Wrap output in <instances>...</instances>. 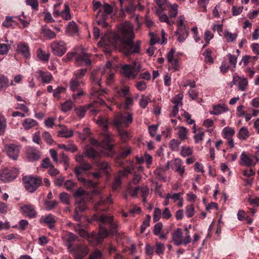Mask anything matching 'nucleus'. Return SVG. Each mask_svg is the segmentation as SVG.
<instances>
[{
	"label": "nucleus",
	"mask_w": 259,
	"mask_h": 259,
	"mask_svg": "<svg viewBox=\"0 0 259 259\" xmlns=\"http://www.w3.org/2000/svg\"><path fill=\"white\" fill-rule=\"evenodd\" d=\"M78 27L74 21L70 22L66 28V31L70 35L76 34L78 32Z\"/></svg>",
	"instance_id": "nucleus-31"
},
{
	"label": "nucleus",
	"mask_w": 259,
	"mask_h": 259,
	"mask_svg": "<svg viewBox=\"0 0 259 259\" xmlns=\"http://www.w3.org/2000/svg\"><path fill=\"white\" fill-rule=\"evenodd\" d=\"M120 36L116 34H111L109 37L112 38L111 44L116 46L118 42L121 43V50L125 55H130L132 53H139L140 48V41H137L136 44H134L133 39L134 34L133 29L131 23L127 22H124L120 28Z\"/></svg>",
	"instance_id": "nucleus-1"
},
{
	"label": "nucleus",
	"mask_w": 259,
	"mask_h": 259,
	"mask_svg": "<svg viewBox=\"0 0 259 259\" xmlns=\"http://www.w3.org/2000/svg\"><path fill=\"white\" fill-rule=\"evenodd\" d=\"M95 162L97 166L103 170H107L110 167L107 161L103 160L101 159H96Z\"/></svg>",
	"instance_id": "nucleus-41"
},
{
	"label": "nucleus",
	"mask_w": 259,
	"mask_h": 259,
	"mask_svg": "<svg viewBox=\"0 0 259 259\" xmlns=\"http://www.w3.org/2000/svg\"><path fill=\"white\" fill-rule=\"evenodd\" d=\"M17 51L25 58H28L30 56L29 47L25 42L19 44L17 46Z\"/></svg>",
	"instance_id": "nucleus-24"
},
{
	"label": "nucleus",
	"mask_w": 259,
	"mask_h": 259,
	"mask_svg": "<svg viewBox=\"0 0 259 259\" xmlns=\"http://www.w3.org/2000/svg\"><path fill=\"white\" fill-rule=\"evenodd\" d=\"M38 74V78H40L42 82L45 83L49 82L52 79V75L49 72H44L38 70L36 72Z\"/></svg>",
	"instance_id": "nucleus-27"
},
{
	"label": "nucleus",
	"mask_w": 259,
	"mask_h": 259,
	"mask_svg": "<svg viewBox=\"0 0 259 259\" xmlns=\"http://www.w3.org/2000/svg\"><path fill=\"white\" fill-rule=\"evenodd\" d=\"M11 48V46L8 44L0 43V55H7Z\"/></svg>",
	"instance_id": "nucleus-48"
},
{
	"label": "nucleus",
	"mask_w": 259,
	"mask_h": 259,
	"mask_svg": "<svg viewBox=\"0 0 259 259\" xmlns=\"http://www.w3.org/2000/svg\"><path fill=\"white\" fill-rule=\"evenodd\" d=\"M64 185L67 191H72L76 185V183L71 180H67Z\"/></svg>",
	"instance_id": "nucleus-59"
},
{
	"label": "nucleus",
	"mask_w": 259,
	"mask_h": 259,
	"mask_svg": "<svg viewBox=\"0 0 259 259\" xmlns=\"http://www.w3.org/2000/svg\"><path fill=\"white\" fill-rule=\"evenodd\" d=\"M22 179L26 190L30 193L34 192L42 183V179L39 177L25 176Z\"/></svg>",
	"instance_id": "nucleus-6"
},
{
	"label": "nucleus",
	"mask_w": 259,
	"mask_h": 259,
	"mask_svg": "<svg viewBox=\"0 0 259 259\" xmlns=\"http://www.w3.org/2000/svg\"><path fill=\"white\" fill-rule=\"evenodd\" d=\"M76 62L80 65H90L91 63L89 54L84 52H81L78 55L76 59Z\"/></svg>",
	"instance_id": "nucleus-19"
},
{
	"label": "nucleus",
	"mask_w": 259,
	"mask_h": 259,
	"mask_svg": "<svg viewBox=\"0 0 259 259\" xmlns=\"http://www.w3.org/2000/svg\"><path fill=\"white\" fill-rule=\"evenodd\" d=\"M58 126L60 128V130L58 131V136L66 138H70L73 136V131L68 129L65 125L59 124Z\"/></svg>",
	"instance_id": "nucleus-17"
},
{
	"label": "nucleus",
	"mask_w": 259,
	"mask_h": 259,
	"mask_svg": "<svg viewBox=\"0 0 259 259\" xmlns=\"http://www.w3.org/2000/svg\"><path fill=\"white\" fill-rule=\"evenodd\" d=\"M61 201L64 204H70V196L66 192H62L59 195Z\"/></svg>",
	"instance_id": "nucleus-49"
},
{
	"label": "nucleus",
	"mask_w": 259,
	"mask_h": 259,
	"mask_svg": "<svg viewBox=\"0 0 259 259\" xmlns=\"http://www.w3.org/2000/svg\"><path fill=\"white\" fill-rule=\"evenodd\" d=\"M86 208L87 205L84 204L83 202H81L78 204H76L74 214V219L75 221L77 222L80 221L82 215L80 214V213L84 211Z\"/></svg>",
	"instance_id": "nucleus-20"
},
{
	"label": "nucleus",
	"mask_w": 259,
	"mask_h": 259,
	"mask_svg": "<svg viewBox=\"0 0 259 259\" xmlns=\"http://www.w3.org/2000/svg\"><path fill=\"white\" fill-rule=\"evenodd\" d=\"M214 37L213 34L209 30L205 31L204 34V39L205 42L209 44L210 40Z\"/></svg>",
	"instance_id": "nucleus-58"
},
{
	"label": "nucleus",
	"mask_w": 259,
	"mask_h": 259,
	"mask_svg": "<svg viewBox=\"0 0 259 259\" xmlns=\"http://www.w3.org/2000/svg\"><path fill=\"white\" fill-rule=\"evenodd\" d=\"M79 166H76L74 168V173L79 181L82 183L87 186L91 188H96L98 186V182L91 180H88L83 178L81 176L83 171L89 170L91 168V164L85 160L80 163Z\"/></svg>",
	"instance_id": "nucleus-4"
},
{
	"label": "nucleus",
	"mask_w": 259,
	"mask_h": 259,
	"mask_svg": "<svg viewBox=\"0 0 259 259\" xmlns=\"http://www.w3.org/2000/svg\"><path fill=\"white\" fill-rule=\"evenodd\" d=\"M237 136L240 139L246 140L249 136V132L247 128L244 126L242 127L239 130Z\"/></svg>",
	"instance_id": "nucleus-32"
},
{
	"label": "nucleus",
	"mask_w": 259,
	"mask_h": 259,
	"mask_svg": "<svg viewBox=\"0 0 259 259\" xmlns=\"http://www.w3.org/2000/svg\"><path fill=\"white\" fill-rule=\"evenodd\" d=\"M40 222L47 224L49 228L51 229L54 228L56 222L55 216L51 214L46 217H41Z\"/></svg>",
	"instance_id": "nucleus-22"
},
{
	"label": "nucleus",
	"mask_w": 259,
	"mask_h": 259,
	"mask_svg": "<svg viewBox=\"0 0 259 259\" xmlns=\"http://www.w3.org/2000/svg\"><path fill=\"white\" fill-rule=\"evenodd\" d=\"M115 98H109V101L116 107L124 111V113H119L116 115L113 121V124L117 128H120L122 125L128 126L133 121V114L130 112L131 107L133 105V98H126L124 102L117 103Z\"/></svg>",
	"instance_id": "nucleus-2"
},
{
	"label": "nucleus",
	"mask_w": 259,
	"mask_h": 259,
	"mask_svg": "<svg viewBox=\"0 0 259 259\" xmlns=\"http://www.w3.org/2000/svg\"><path fill=\"white\" fill-rule=\"evenodd\" d=\"M90 109L91 111L94 112L95 114L97 112V110L95 109L94 104L90 103L83 107H79L76 109V113L78 116L82 118L84 116L86 111Z\"/></svg>",
	"instance_id": "nucleus-15"
},
{
	"label": "nucleus",
	"mask_w": 259,
	"mask_h": 259,
	"mask_svg": "<svg viewBox=\"0 0 259 259\" xmlns=\"http://www.w3.org/2000/svg\"><path fill=\"white\" fill-rule=\"evenodd\" d=\"M6 126V119L3 115L0 114V136L4 135Z\"/></svg>",
	"instance_id": "nucleus-44"
},
{
	"label": "nucleus",
	"mask_w": 259,
	"mask_h": 259,
	"mask_svg": "<svg viewBox=\"0 0 259 259\" xmlns=\"http://www.w3.org/2000/svg\"><path fill=\"white\" fill-rule=\"evenodd\" d=\"M86 193L87 192L81 188L78 189L74 192L73 196L75 197L76 204L83 202L84 204L87 205L86 201L84 198V196Z\"/></svg>",
	"instance_id": "nucleus-18"
},
{
	"label": "nucleus",
	"mask_w": 259,
	"mask_h": 259,
	"mask_svg": "<svg viewBox=\"0 0 259 259\" xmlns=\"http://www.w3.org/2000/svg\"><path fill=\"white\" fill-rule=\"evenodd\" d=\"M50 46L55 55L62 56L66 52V44L63 41H54L51 44Z\"/></svg>",
	"instance_id": "nucleus-11"
},
{
	"label": "nucleus",
	"mask_w": 259,
	"mask_h": 259,
	"mask_svg": "<svg viewBox=\"0 0 259 259\" xmlns=\"http://www.w3.org/2000/svg\"><path fill=\"white\" fill-rule=\"evenodd\" d=\"M112 203L113 201L110 196H108L106 198L102 197L97 204V206H100L101 205H104L108 204H112Z\"/></svg>",
	"instance_id": "nucleus-51"
},
{
	"label": "nucleus",
	"mask_w": 259,
	"mask_h": 259,
	"mask_svg": "<svg viewBox=\"0 0 259 259\" xmlns=\"http://www.w3.org/2000/svg\"><path fill=\"white\" fill-rule=\"evenodd\" d=\"M100 224L99 235L100 237L104 239L108 237L110 233L106 228L102 226V224Z\"/></svg>",
	"instance_id": "nucleus-50"
},
{
	"label": "nucleus",
	"mask_w": 259,
	"mask_h": 259,
	"mask_svg": "<svg viewBox=\"0 0 259 259\" xmlns=\"http://www.w3.org/2000/svg\"><path fill=\"white\" fill-rule=\"evenodd\" d=\"M9 84L8 78L4 75L0 74V91L7 88Z\"/></svg>",
	"instance_id": "nucleus-40"
},
{
	"label": "nucleus",
	"mask_w": 259,
	"mask_h": 259,
	"mask_svg": "<svg viewBox=\"0 0 259 259\" xmlns=\"http://www.w3.org/2000/svg\"><path fill=\"white\" fill-rule=\"evenodd\" d=\"M172 239L175 245L183 244V232L180 228H177L172 234Z\"/></svg>",
	"instance_id": "nucleus-16"
},
{
	"label": "nucleus",
	"mask_w": 259,
	"mask_h": 259,
	"mask_svg": "<svg viewBox=\"0 0 259 259\" xmlns=\"http://www.w3.org/2000/svg\"><path fill=\"white\" fill-rule=\"evenodd\" d=\"M84 83L82 80H77L76 79L72 78L70 80V89L73 93L72 97H77L84 95V92L82 87L83 86Z\"/></svg>",
	"instance_id": "nucleus-10"
},
{
	"label": "nucleus",
	"mask_w": 259,
	"mask_h": 259,
	"mask_svg": "<svg viewBox=\"0 0 259 259\" xmlns=\"http://www.w3.org/2000/svg\"><path fill=\"white\" fill-rule=\"evenodd\" d=\"M41 32L44 35L49 39H53L56 37V33L54 31H53L52 30L48 28L43 27L42 28Z\"/></svg>",
	"instance_id": "nucleus-36"
},
{
	"label": "nucleus",
	"mask_w": 259,
	"mask_h": 259,
	"mask_svg": "<svg viewBox=\"0 0 259 259\" xmlns=\"http://www.w3.org/2000/svg\"><path fill=\"white\" fill-rule=\"evenodd\" d=\"M181 155L183 157H186L191 155L192 154V150L189 147H183L181 150Z\"/></svg>",
	"instance_id": "nucleus-60"
},
{
	"label": "nucleus",
	"mask_w": 259,
	"mask_h": 259,
	"mask_svg": "<svg viewBox=\"0 0 259 259\" xmlns=\"http://www.w3.org/2000/svg\"><path fill=\"white\" fill-rule=\"evenodd\" d=\"M37 56L40 60L46 61H47L50 57V54L49 53H46L41 49H39L38 50Z\"/></svg>",
	"instance_id": "nucleus-54"
},
{
	"label": "nucleus",
	"mask_w": 259,
	"mask_h": 259,
	"mask_svg": "<svg viewBox=\"0 0 259 259\" xmlns=\"http://www.w3.org/2000/svg\"><path fill=\"white\" fill-rule=\"evenodd\" d=\"M177 35H179L178 40L179 42H183L188 37L189 32L186 27L178 28L176 32Z\"/></svg>",
	"instance_id": "nucleus-29"
},
{
	"label": "nucleus",
	"mask_w": 259,
	"mask_h": 259,
	"mask_svg": "<svg viewBox=\"0 0 259 259\" xmlns=\"http://www.w3.org/2000/svg\"><path fill=\"white\" fill-rule=\"evenodd\" d=\"M223 132L224 134L225 138L227 139H230L232 138V137L235 134V131L234 129L227 126L223 129Z\"/></svg>",
	"instance_id": "nucleus-38"
},
{
	"label": "nucleus",
	"mask_w": 259,
	"mask_h": 259,
	"mask_svg": "<svg viewBox=\"0 0 259 259\" xmlns=\"http://www.w3.org/2000/svg\"><path fill=\"white\" fill-rule=\"evenodd\" d=\"M212 51L209 49H206L202 54L203 56H204V61L207 63L210 64L213 63V59L211 57Z\"/></svg>",
	"instance_id": "nucleus-35"
},
{
	"label": "nucleus",
	"mask_w": 259,
	"mask_h": 259,
	"mask_svg": "<svg viewBox=\"0 0 259 259\" xmlns=\"http://www.w3.org/2000/svg\"><path fill=\"white\" fill-rule=\"evenodd\" d=\"M183 98H174L171 102L174 104L172 110L170 114V117H176L179 112V107H181Z\"/></svg>",
	"instance_id": "nucleus-21"
},
{
	"label": "nucleus",
	"mask_w": 259,
	"mask_h": 259,
	"mask_svg": "<svg viewBox=\"0 0 259 259\" xmlns=\"http://www.w3.org/2000/svg\"><path fill=\"white\" fill-rule=\"evenodd\" d=\"M188 130L185 127L181 126L179 128L178 135L181 141H184L187 138Z\"/></svg>",
	"instance_id": "nucleus-39"
},
{
	"label": "nucleus",
	"mask_w": 259,
	"mask_h": 259,
	"mask_svg": "<svg viewBox=\"0 0 259 259\" xmlns=\"http://www.w3.org/2000/svg\"><path fill=\"white\" fill-rule=\"evenodd\" d=\"M161 215L162 212L160 209L158 207L155 208L154 211L153 221L154 222H158Z\"/></svg>",
	"instance_id": "nucleus-61"
},
{
	"label": "nucleus",
	"mask_w": 259,
	"mask_h": 259,
	"mask_svg": "<svg viewBox=\"0 0 259 259\" xmlns=\"http://www.w3.org/2000/svg\"><path fill=\"white\" fill-rule=\"evenodd\" d=\"M156 12L161 22H165L169 26H171L175 23V21L171 20L169 16L159 10H157Z\"/></svg>",
	"instance_id": "nucleus-23"
},
{
	"label": "nucleus",
	"mask_w": 259,
	"mask_h": 259,
	"mask_svg": "<svg viewBox=\"0 0 259 259\" xmlns=\"http://www.w3.org/2000/svg\"><path fill=\"white\" fill-rule=\"evenodd\" d=\"M6 148L8 156L13 160H17L21 150V147L16 144H11L7 145Z\"/></svg>",
	"instance_id": "nucleus-12"
},
{
	"label": "nucleus",
	"mask_w": 259,
	"mask_h": 259,
	"mask_svg": "<svg viewBox=\"0 0 259 259\" xmlns=\"http://www.w3.org/2000/svg\"><path fill=\"white\" fill-rule=\"evenodd\" d=\"M162 228L163 225L162 223L159 222L156 224L154 226L153 229V233L155 236H159L160 238V235L162 233Z\"/></svg>",
	"instance_id": "nucleus-46"
},
{
	"label": "nucleus",
	"mask_w": 259,
	"mask_h": 259,
	"mask_svg": "<svg viewBox=\"0 0 259 259\" xmlns=\"http://www.w3.org/2000/svg\"><path fill=\"white\" fill-rule=\"evenodd\" d=\"M21 210L24 215L29 218H34L36 217V212L32 205H25L21 207Z\"/></svg>",
	"instance_id": "nucleus-14"
},
{
	"label": "nucleus",
	"mask_w": 259,
	"mask_h": 259,
	"mask_svg": "<svg viewBox=\"0 0 259 259\" xmlns=\"http://www.w3.org/2000/svg\"><path fill=\"white\" fill-rule=\"evenodd\" d=\"M73 103L71 100H69L61 105V110L64 112H66L71 110L73 107Z\"/></svg>",
	"instance_id": "nucleus-45"
},
{
	"label": "nucleus",
	"mask_w": 259,
	"mask_h": 259,
	"mask_svg": "<svg viewBox=\"0 0 259 259\" xmlns=\"http://www.w3.org/2000/svg\"><path fill=\"white\" fill-rule=\"evenodd\" d=\"M61 16L64 19L66 20L71 19V16L70 13V9L68 5L65 4V8L61 12Z\"/></svg>",
	"instance_id": "nucleus-43"
},
{
	"label": "nucleus",
	"mask_w": 259,
	"mask_h": 259,
	"mask_svg": "<svg viewBox=\"0 0 259 259\" xmlns=\"http://www.w3.org/2000/svg\"><path fill=\"white\" fill-rule=\"evenodd\" d=\"M92 220L99 222L102 224H108L110 225L109 232L113 235L117 232L118 225L112 216H106L104 214H94L92 216Z\"/></svg>",
	"instance_id": "nucleus-5"
},
{
	"label": "nucleus",
	"mask_w": 259,
	"mask_h": 259,
	"mask_svg": "<svg viewBox=\"0 0 259 259\" xmlns=\"http://www.w3.org/2000/svg\"><path fill=\"white\" fill-rule=\"evenodd\" d=\"M131 153V149L130 148H124L119 154L118 157L120 159H124Z\"/></svg>",
	"instance_id": "nucleus-64"
},
{
	"label": "nucleus",
	"mask_w": 259,
	"mask_h": 259,
	"mask_svg": "<svg viewBox=\"0 0 259 259\" xmlns=\"http://www.w3.org/2000/svg\"><path fill=\"white\" fill-rule=\"evenodd\" d=\"M37 122L34 119L27 118L24 120L23 126L25 129H30V128L35 126Z\"/></svg>",
	"instance_id": "nucleus-42"
},
{
	"label": "nucleus",
	"mask_w": 259,
	"mask_h": 259,
	"mask_svg": "<svg viewBox=\"0 0 259 259\" xmlns=\"http://www.w3.org/2000/svg\"><path fill=\"white\" fill-rule=\"evenodd\" d=\"M102 256V253L99 250H95L89 255V259H100Z\"/></svg>",
	"instance_id": "nucleus-57"
},
{
	"label": "nucleus",
	"mask_w": 259,
	"mask_h": 259,
	"mask_svg": "<svg viewBox=\"0 0 259 259\" xmlns=\"http://www.w3.org/2000/svg\"><path fill=\"white\" fill-rule=\"evenodd\" d=\"M182 160L179 158H176L172 166V169L178 171L181 176L185 172V168L184 167H182Z\"/></svg>",
	"instance_id": "nucleus-30"
},
{
	"label": "nucleus",
	"mask_w": 259,
	"mask_h": 259,
	"mask_svg": "<svg viewBox=\"0 0 259 259\" xmlns=\"http://www.w3.org/2000/svg\"><path fill=\"white\" fill-rule=\"evenodd\" d=\"M18 170L14 168H5L0 171V180L5 183L14 180L17 176Z\"/></svg>",
	"instance_id": "nucleus-9"
},
{
	"label": "nucleus",
	"mask_w": 259,
	"mask_h": 259,
	"mask_svg": "<svg viewBox=\"0 0 259 259\" xmlns=\"http://www.w3.org/2000/svg\"><path fill=\"white\" fill-rule=\"evenodd\" d=\"M240 164L241 165L247 167L253 166L252 159L248 156L244 152H243L240 155Z\"/></svg>",
	"instance_id": "nucleus-25"
},
{
	"label": "nucleus",
	"mask_w": 259,
	"mask_h": 259,
	"mask_svg": "<svg viewBox=\"0 0 259 259\" xmlns=\"http://www.w3.org/2000/svg\"><path fill=\"white\" fill-rule=\"evenodd\" d=\"M58 147L60 149H64L67 151H70L71 152H74L77 149V147L74 145H66L65 144H59Z\"/></svg>",
	"instance_id": "nucleus-47"
},
{
	"label": "nucleus",
	"mask_w": 259,
	"mask_h": 259,
	"mask_svg": "<svg viewBox=\"0 0 259 259\" xmlns=\"http://www.w3.org/2000/svg\"><path fill=\"white\" fill-rule=\"evenodd\" d=\"M67 248L73 254L76 259H82L89 252V248L84 245H76L73 247L72 244L69 243L67 245Z\"/></svg>",
	"instance_id": "nucleus-8"
},
{
	"label": "nucleus",
	"mask_w": 259,
	"mask_h": 259,
	"mask_svg": "<svg viewBox=\"0 0 259 259\" xmlns=\"http://www.w3.org/2000/svg\"><path fill=\"white\" fill-rule=\"evenodd\" d=\"M228 57L229 63L231 64L233 67L232 70H233V69L235 68L236 66L237 57V56L231 55L230 54H228Z\"/></svg>",
	"instance_id": "nucleus-63"
},
{
	"label": "nucleus",
	"mask_w": 259,
	"mask_h": 259,
	"mask_svg": "<svg viewBox=\"0 0 259 259\" xmlns=\"http://www.w3.org/2000/svg\"><path fill=\"white\" fill-rule=\"evenodd\" d=\"M27 158L30 161L38 160L41 156L40 152L34 147H28L26 150Z\"/></svg>",
	"instance_id": "nucleus-13"
},
{
	"label": "nucleus",
	"mask_w": 259,
	"mask_h": 259,
	"mask_svg": "<svg viewBox=\"0 0 259 259\" xmlns=\"http://www.w3.org/2000/svg\"><path fill=\"white\" fill-rule=\"evenodd\" d=\"M87 71L85 69H81L74 73L73 78L81 80V78L84 75Z\"/></svg>",
	"instance_id": "nucleus-56"
},
{
	"label": "nucleus",
	"mask_w": 259,
	"mask_h": 259,
	"mask_svg": "<svg viewBox=\"0 0 259 259\" xmlns=\"http://www.w3.org/2000/svg\"><path fill=\"white\" fill-rule=\"evenodd\" d=\"M168 16L171 20L175 18L178 14V5L176 4H168Z\"/></svg>",
	"instance_id": "nucleus-26"
},
{
	"label": "nucleus",
	"mask_w": 259,
	"mask_h": 259,
	"mask_svg": "<svg viewBox=\"0 0 259 259\" xmlns=\"http://www.w3.org/2000/svg\"><path fill=\"white\" fill-rule=\"evenodd\" d=\"M122 73L128 78H135L141 70L140 63L134 61L131 65H125L122 67Z\"/></svg>",
	"instance_id": "nucleus-7"
},
{
	"label": "nucleus",
	"mask_w": 259,
	"mask_h": 259,
	"mask_svg": "<svg viewBox=\"0 0 259 259\" xmlns=\"http://www.w3.org/2000/svg\"><path fill=\"white\" fill-rule=\"evenodd\" d=\"M16 22L13 20L12 17H7L6 20L3 23V26L5 27H10L16 25Z\"/></svg>",
	"instance_id": "nucleus-52"
},
{
	"label": "nucleus",
	"mask_w": 259,
	"mask_h": 259,
	"mask_svg": "<svg viewBox=\"0 0 259 259\" xmlns=\"http://www.w3.org/2000/svg\"><path fill=\"white\" fill-rule=\"evenodd\" d=\"M102 9L104 13L107 15H110L113 12L112 7L107 3H104L102 5Z\"/></svg>",
	"instance_id": "nucleus-62"
},
{
	"label": "nucleus",
	"mask_w": 259,
	"mask_h": 259,
	"mask_svg": "<svg viewBox=\"0 0 259 259\" xmlns=\"http://www.w3.org/2000/svg\"><path fill=\"white\" fill-rule=\"evenodd\" d=\"M165 247L163 243L156 242L155 244V251L158 255H162L165 251Z\"/></svg>",
	"instance_id": "nucleus-34"
},
{
	"label": "nucleus",
	"mask_w": 259,
	"mask_h": 259,
	"mask_svg": "<svg viewBox=\"0 0 259 259\" xmlns=\"http://www.w3.org/2000/svg\"><path fill=\"white\" fill-rule=\"evenodd\" d=\"M227 110H228V109L226 108L225 104H220L213 105V110L210 111V113L211 114H213V115H219V114H220Z\"/></svg>",
	"instance_id": "nucleus-28"
},
{
	"label": "nucleus",
	"mask_w": 259,
	"mask_h": 259,
	"mask_svg": "<svg viewBox=\"0 0 259 259\" xmlns=\"http://www.w3.org/2000/svg\"><path fill=\"white\" fill-rule=\"evenodd\" d=\"M118 95L120 97H129L131 96L130 88L125 86L117 91Z\"/></svg>",
	"instance_id": "nucleus-37"
},
{
	"label": "nucleus",
	"mask_w": 259,
	"mask_h": 259,
	"mask_svg": "<svg viewBox=\"0 0 259 259\" xmlns=\"http://www.w3.org/2000/svg\"><path fill=\"white\" fill-rule=\"evenodd\" d=\"M42 138L48 144L52 145L54 143V140L52 138V136L48 132H44L42 135Z\"/></svg>",
	"instance_id": "nucleus-55"
},
{
	"label": "nucleus",
	"mask_w": 259,
	"mask_h": 259,
	"mask_svg": "<svg viewBox=\"0 0 259 259\" xmlns=\"http://www.w3.org/2000/svg\"><path fill=\"white\" fill-rule=\"evenodd\" d=\"M181 141L176 139H172L169 142V147L172 151H177L178 150L179 146L181 144Z\"/></svg>",
	"instance_id": "nucleus-53"
},
{
	"label": "nucleus",
	"mask_w": 259,
	"mask_h": 259,
	"mask_svg": "<svg viewBox=\"0 0 259 259\" xmlns=\"http://www.w3.org/2000/svg\"><path fill=\"white\" fill-rule=\"evenodd\" d=\"M105 73V69L94 70L92 72L91 76V79L93 85L91 92L92 96L99 97V96H105V95L107 94L105 90L100 89L101 78Z\"/></svg>",
	"instance_id": "nucleus-3"
},
{
	"label": "nucleus",
	"mask_w": 259,
	"mask_h": 259,
	"mask_svg": "<svg viewBox=\"0 0 259 259\" xmlns=\"http://www.w3.org/2000/svg\"><path fill=\"white\" fill-rule=\"evenodd\" d=\"M237 35V33H232L228 30H225L224 33V36L228 42H234L236 40Z\"/></svg>",
	"instance_id": "nucleus-33"
}]
</instances>
